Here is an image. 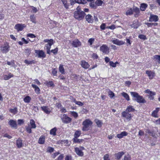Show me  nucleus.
<instances>
[{"label": "nucleus", "instance_id": "obj_1", "mask_svg": "<svg viewBox=\"0 0 160 160\" xmlns=\"http://www.w3.org/2000/svg\"><path fill=\"white\" fill-rule=\"evenodd\" d=\"M135 111V110L133 106L129 105L127 107L125 110L122 112V116L125 118L128 121H130L131 119L132 116L129 112H134Z\"/></svg>", "mask_w": 160, "mask_h": 160}, {"label": "nucleus", "instance_id": "obj_2", "mask_svg": "<svg viewBox=\"0 0 160 160\" xmlns=\"http://www.w3.org/2000/svg\"><path fill=\"white\" fill-rule=\"evenodd\" d=\"M131 95L135 98L133 99L139 103H144L146 102V101L142 96L139 95L138 93L136 92H131Z\"/></svg>", "mask_w": 160, "mask_h": 160}, {"label": "nucleus", "instance_id": "obj_3", "mask_svg": "<svg viewBox=\"0 0 160 160\" xmlns=\"http://www.w3.org/2000/svg\"><path fill=\"white\" fill-rule=\"evenodd\" d=\"M93 124L92 122L89 119H86L82 122L83 126L82 130L83 131H87L90 129Z\"/></svg>", "mask_w": 160, "mask_h": 160}, {"label": "nucleus", "instance_id": "obj_4", "mask_svg": "<svg viewBox=\"0 0 160 160\" xmlns=\"http://www.w3.org/2000/svg\"><path fill=\"white\" fill-rule=\"evenodd\" d=\"M44 42H48V43L45 45L44 49L47 50V53L48 54H50V49L51 46L54 43V40L52 39H45L43 40Z\"/></svg>", "mask_w": 160, "mask_h": 160}, {"label": "nucleus", "instance_id": "obj_5", "mask_svg": "<svg viewBox=\"0 0 160 160\" xmlns=\"http://www.w3.org/2000/svg\"><path fill=\"white\" fill-rule=\"evenodd\" d=\"M85 15L86 14L84 12H74L73 13L74 17L79 21L82 20L84 18Z\"/></svg>", "mask_w": 160, "mask_h": 160}, {"label": "nucleus", "instance_id": "obj_6", "mask_svg": "<svg viewBox=\"0 0 160 160\" xmlns=\"http://www.w3.org/2000/svg\"><path fill=\"white\" fill-rule=\"evenodd\" d=\"M85 149L84 147L80 146L79 147H76L74 148V152L79 157H82L84 155V153L82 151Z\"/></svg>", "mask_w": 160, "mask_h": 160}, {"label": "nucleus", "instance_id": "obj_7", "mask_svg": "<svg viewBox=\"0 0 160 160\" xmlns=\"http://www.w3.org/2000/svg\"><path fill=\"white\" fill-rule=\"evenodd\" d=\"M61 118L62 122L64 123H69L72 121V118L68 117L66 114H63L62 115Z\"/></svg>", "mask_w": 160, "mask_h": 160}, {"label": "nucleus", "instance_id": "obj_8", "mask_svg": "<svg viewBox=\"0 0 160 160\" xmlns=\"http://www.w3.org/2000/svg\"><path fill=\"white\" fill-rule=\"evenodd\" d=\"M109 48L106 44H102L100 47V51L104 54H108L110 52Z\"/></svg>", "mask_w": 160, "mask_h": 160}, {"label": "nucleus", "instance_id": "obj_9", "mask_svg": "<svg viewBox=\"0 0 160 160\" xmlns=\"http://www.w3.org/2000/svg\"><path fill=\"white\" fill-rule=\"evenodd\" d=\"M10 47L8 42H6L1 47V51L3 53H6L9 50Z\"/></svg>", "mask_w": 160, "mask_h": 160}, {"label": "nucleus", "instance_id": "obj_10", "mask_svg": "<svg viewBox=\"0 0 160 160\" xmlns=\"http://www.w3.org/2000/svg\"><path fill=\"white\" fill-rule=\"evenodd\" d=\"M26 27V25L25 24L18 23L15 25L14 28L18 31H22L24 28Z\"/></svg>", "mask_w": 160, "mask_h": 160}, {"label": "nucleus", "instance_id": "obj_11", "mask_svg": "<svg viewBox=\"0 0 160 160\" xmlns=\"http://www.w3.org/2000/svg\"><path fill=\"white\" fill-rule=\"evenodd\" d=\"M145 93L149 94V95L148 96V98L150 100H153L154 99V96L156 95V92L151 91L149 89H147L144 91Z\"/></svg>", "mask_w": 160, "mask_h": 160}, {"label": "nucleus", "instance_id": "obj_12", "mask_svg": "<svg viewBox=\"0 0 160 160\" xmlns=\"http://www.w3.org/2000/svg\"><path fill=\"white\" fill-rule=\"evenodd\" d=\"M35 52L38 55V58H44L46 57L45 52L42 50H35Z\"/></svg>", "mask_w": 160, "mask_h": 160}, {"label": "nucleus", "instance_id": "obj_13", "mask_svg": "<svg viewBox=\"0 0 160 160\" xmlns=\"http://www.w3.org/2000/svg\"><path fill=\"white\" fill-rule=\"evenodd\" d=\"M158 20L159 18L158 16L151 14L149 18V21L150 22H156L158 21Z\"/></svg>", "mask_w": 160, "mask_h": 160}, {"label": "nucleus", "instance_id": "obj_14", "mask_svg": "<svg viewBox=\"0 0 160 160\" xmlns=\"http://www.w3.org/2000/svg\"><path fill=\"white\" fill-rule=\"evenodd\" d=\"M146 73L148 75L149 78L150 79H152L155 76V73L154 71L151 70H146Z\"/></svg>", "mask_w": 160, "mask_h": 160}, {"label": "nucleus", "instance_id": "obj_15", "mask_svg": "<svg viewBox=\"0 0 160 160\" xmlns=\"http://www.w3.org/2000/svg\"><path fill=\"white\" fill-rule=\"evenodd\" d=\"M72 46L75 48H77L80 46L82 43L78 39H75L72 41Z\"/></svg>", "mask_w": 160, "mask_h": 160}, {"label": "nucleus", "instance_id": "obj_16", "mask_svg": "<svg viewBox=\"0 0 160 160\" xmlns=\"http://www.w3.org/2000/svg\"><path fill=\"white\" fill-rule=\"evenodd\" d=\"M22 142V140L20 138H19L16 141V145L18 148H21L23 146Z\"/></svg>", "mask_w": 160, "mask_h": 160}, {"label": "nucleus", "instance_id": "obj_17", "mask_svg": "<svg viewBox=\"0 0 160 160\" xmlns=\"http://www.w3.org/2000/svg\"><path fill=\"white\" fill-rule=\"evenodd\" d=\"M8 124L12 128H13L15 129L17 128V124L16 122L12 119H10L9 122Z\"/></svg>", "mask_w": 160, "mask_h": 160}, {"label": "nucleus", "instance_id": "obj_18", "mask_svg": "<svg viewBox=\"0 0 160 160\" xmlns=\"http://www.w3.org/2000/svg\"><path fill=\"white\" fill-rule=\"evenodd\" d=\"M85 19L86 21L89 23H92L93 22L94 19L92 16L90 14L86 16Z\"/></svg>", "mask_w": 160, "mask_h": 160}, {"label": "nucleus", "instance_id": "obj_19", "mask_svg": "<svg viewBox=\"0 0 160 160\" xmlns=\"http://www.w3.org/2000/svg\"><path fill=\"white\" fill-rule=\"evenodd\" d=\"M112 42L114 44L120 46L124 44L125 42L122 41H120L117 39H115L112 41Z\"/></svg>", "mask_w": 160, "mask_h": 160}, {"label": "nucleus", "instance_id": "obj_20", "mask_svg": "<svg viewBox=\"0 0 160 160\" xmlns=\"http://www.w3.org/2000/svg\"><path fill=\"white\" fill-rule=\"evenodd\" d=\"M140 10L138 8L135 7L133 8V13L134 16L135 18L138 17L140 15Z\"/></svg>", "mask_w": 160, "mask_h": 160}, {"label": "nucleus", "instance_id": "obj_21", "mask_svg": "<svg viewBox=\"0 0 160 160\" xmlns=\"http://www.w3.org/2000/svg\"><path fill=\"white\" fill-rule=\"evenodd\" d=\"M125 154V153L122 151L118 152L115 154V159L118 160L120 159L122 156Z\"/></svg>", "mask_w": 160, "mask_h": 160}, {"label": "nucleus", "instance_id": "obj_22", "mask_svg": "<svg viewBox=\"0 0 160 160\" xmlns=\"http://www.w3.org/2000/svg\"><path fill=\"white\" fill-rule=\"evenodd\" d=\"M81 65L83 68L86 69L88 68L90 66L88 63L84 60H82L81 61Z\"/></svg>", "mask_w": 160, "mask_h": 160}, {"label": "nucleus", "instance_id": "obj_23", "mask_svg": "<svg viewBox=\"0 0 160 160\" xmlns=\"http://www.w3.org/2000/svg\"><path fill=\"white\" fill-rule=\"evenodd\" d=\"M159 110L160 108H156L155 110H154L152 113V116L154 118H158V113Z\"/></svg>", "mask_w": 160, "mask_h": 160}, {"label": "nucleus", "instance_id": "obj_24", "mask_svg": "<svg viewBox=\"0 0 160 160\" xmlns=\"http://www.w3.org/2000/svg\"><path fill=\"white\" fill-rule=\"evenodd\" d=\"M41 108L42 110L46 114H49L51 112V111L48 106L41 107Z\"/></svg>", "mask_w": 160, "mask_h": 160}, {"label": "nucleus", "instance_id": "obj_25", "mask_svg": "<svg viewBox=\"0 0 160 160\" xmlns=\"http://www.w3.org/2000/svg\"><path fill=\"white\" fill-rule=\"evenodd\" d=\"M128 135V133L126 131H123L120 133L118 134L117 135V137L119 139H121L124 136H126Z\"/></svg>", "mask_w": 160, "mask_h": 160}, {"label": "nucleus", "instance_id": "obj_26", "mask_svg": "<svg viewBox=\"0 0 160 160\" xmlns=\"http://www.w3.org/2000/svg\"><path fill=\"white\" fill-rule=\"evenodd\" d=\"M32 87L34 89V91L36 93L38 94L40 93V90L39 88L36 85L32 84L31 85Z\"/></svg>", "mask_w": 160, "mask_h": 160}, {"label": "nucleus", "instance_id": "obj_27", "mask_svg": "<svg viewBox=\"0 0 160 160\" xmlns=\"http://www.w3.org/2000/svg\"><path fill=\"white\" fill-rule=\"evenodd\" d=\"M13 77L14 75L10 72H9L8 75H4L3 76V79L5 80H8Z\"/></svg>", "mask_w": 160, "mask_h": 160}, {"label": "nucleus", "instance_id": "obj_28", "mask_svg": "<svg viewBox=\"0 0 160 160\" xmlns=\"http://www.w3.org/2000/svg\"><path fill=\"white\" fill-rule=\"evenodd\" d=\"M45 136H41L39 139L38 143L41 144H44L45 142Z\"/></svg>", "mask_w": 160, "mask_h": 160}, {"label": "nucleus", "instance_id": "obj_29", "mask_svg": "<svg viewBox=\"0 0 160 160\" xmlns=\"http://www.w3.org/2000/svg\"><path fill=\"white\" fill-rule=\"evenodd\" d=\"M148 5L145 3H142L140 4V9L142 11H144L147 8Z\"/></svg>", "mask_w": 160, "mask_h": 160}, {"label": "nucleus", "instance_id": "obj_30", "mask_svg": "<svg viewBox=\"0 0 160 160\" xmlns=\"http://www.w3.org/2000/svg\"><path fill=\"white\" fill-rule=\"evenodd\" d=\"M79 75H77L75 74H72L71 75V79L74 81H78V79L79 78Z\"/></svg>", "mask_w": 160, "mask_h": 160}, {"label": "nucleus", "instance_id": "obj_31", "mask_svg": "<svg viewBox=\"0 0 160 160\" xmlns=\"http://www.w3.org/2000/svg\"><path fill=\"white\" fill-rule=\"evenodd\" d=\"M94 121L98 127L101 128L102 127L103 123L101 121L98 119H95Z\"/></svg>", "mask_w": 160, "mask_h": 160}, {"label": "nucleus", "instance_id": "obj_32", "mask_svg": "<svg viewBox=\"0 0 160 160\" xmlns=\"http://www.w3.org/2000/svg\"><path fill=\"white\" fill-rule=\"evenodd\" d=\"M9 112L13 114H17L18 112V108L16 107H15L13 108H10L9 110Z\"/></svg>", "mask_w": 160, "mask_h": 160}, {"label": "nucleus", "instance_id": "obj_33", "mask_svg": "<svg viewBox=\"0 0 160 160\" xmlns=\"http://www.w3.org/2000/svg\"><path fill=\"white\" fill-rule=\"evenodd\" d=\"M45 84L48 87H53L54 86V83L52 81H47L46 82Z\"/></svg>", "mask_w": 160, "mask_h": 160}, {"label": "nucleus", "instance_id": "obj_34", "mask_svg": "<svg viewBox=\"0 0 160 160\" xmlns=\"http://www.w3.org/2000/svg\"><path fill=\"white\" fill-rule=\"evenodd\" d=\"M133 8L132 9L131 8H130L129 9L127 10L126 12V15H131L133 14Z\"/></svg>", "mask_w": 160, "mask_h": 160}, {"label": "nucleus", "instance_id": "obj_35", "mask_svg": "<svg viewBox=\"0 0 160 160\" xmlns=\"http://www.w3.org/2000/svg\"><path fill=\"white\" fill-rule=\"evenodd\" d=\"M59 72L62 74H65V71L64 68L63 67V65L61 64L59 65Z\"/></svg>", "mask_w": 160, "mask_h": 160}, {"label": "nucleus", "instance_id": "obj_36", "mask_svg": "<svg viewBox=\"0 0 160 160\" xmlns=\"http://www.w3.org/2000/svg\"><path fill=\"white\" fill-rule=\"evenodd\" d=\"M81 132L80 130H76L74 134V138H78L81 135Z\"/></svg>", "mask_w": 160, "mask_h": 160}, {"label": "nucleus", "instance_id": "obj_37", "mask_svg": "<svg viewBox=\"0 0 160 160\" xmlns=\"http://www.w3.org/2000/svg\"><path fill=\"white\" fill-rule=\"evenodd\" d=\"M57 131V128L55 127L52 129L50 132V134L51 135H53L54 136H55L56 135V132Z\"/></svg>", "mask_w": 160, "mask_h": 160}, {"label": "nucleus", "instance_id": "obj_38", "mask_svg": "<svg viewBox=\"0 0 160 160\" xmlns=\"http://www.w3.org/2000/svg\"><path fill=\"white\" fill-rule=\"evenodd\" d=\"M121 94L126 99L127 101H129L130 100L129 96L127 93L123 92L121 93Z\"/></svg>", "mask_w": 160, "mask_h": 160}, {"label": "nucleus", "instance_id": "obj_39", "mask_svg": "<svg viewBox=\"0 0 160 160\" xmlns=\"http://www.w3.org/2000/svg\"><path fill=\"white\" fill-rule=\"evenodd\" d=\"M31 100V98L29 96H27L23 99V101L25 102L29 103Z\"/></svg>", "mask_w": 160, "mask_h": 160}, {"label": "nucleus", "instance_id": "obj_40", "mask_svg": "<svg viewBox=\"0 0 160 160\" xmlns=\"http://www.w3.org/2000/svg\"><path fill=\"white\" fill-rule=\"evenodd\" d=\"M75 2L79 4H85L87 3L86 0H75Z\"/></svg>", "mask_w": 160, "mask_h": 160}, {"label": "nucleus", "instance_id": "obj_41", "mask_svg": "<svg viewBox=\"0 0 160 160\" xmlns=\"http://www.w3.org/2000/svg\"><path fill=\"white\" fill-rule=\"evenodd\" d=\"M30 123L31 125V127L32 128H35L36 127V125L35 122L33 119H31L30 120Z\"/></svg>", "mask_w": 160, "mask_h": 160}, {"label": "nucleus", "instance_id": "obj_42", "mask_svg": "<svg viewBox=\"0 0 160 160\" xmlns=\"http://www.w3.org/2000/svg\"><path fill=\"white\" fill-rule=\"evenodd\" d=\"M30 21L33 23H36V17L34 14H32L30 15Z\"/></svg>", "mask_w": 160, "mask_h": 160}, {"label": "nucleus", "instance_id": "obj_43", "mask_svg": "<svg viewBox=\"0 0 160 160\" xmlns=\"http://www.w3.org/2000/svg\"><path fill=\"white\" fill-rule=\"evenodd\" d=\"M83 139H80L78 138H74L73 139V142L75 143H80V142H83Z\"/></svg>", "mask_w": 160, "mask_h": 160}, {"label": "nucleus", "instance_id": "obj_44", "mask_svg": "<svg viewBox=\"0 0 160 160\" xmlns=\"http://www.w3.org/2000/svg\"><path fill=\"white\" fill-rule=\"evenodd\" d=\"M146 24L147 25L148 27H152V26H157L158 25V24L157 23H147Z\"/></svg>", "mask_w": 160, "mask_h": 160}, {"label": "nucleus", "instance_id": "obj_45", "mask_svg": "<svg viewBox=\"0 0 160 160\" xmlns=\"http://www.w3.org/2000/svg\"><path fill=\"white\" fill-rule=\"evenodd\" d=\"M24 62L28 64H34L36 63V62L34 60H32V61L28 60H25L24 61Z\"/></svg>", "mask_w": 160, "mask_h": 160}, {"label": "nucleus", "instance_id": "obj_46", "mask_svg": "<svg viewBox=\"0 0 160 160\" xmlns=\"http://www.w3.org/2000/svg\"><path fill=\"white\" fill-rule=\"evenodd\" d=\"M89 6L91 8L93 9H96L97 8L95 2H91L89 3Z\"/></svg>", "mask_w": 160, "mask_h": 160}, {"label": "nucleus", "instance_id": "obj_47", "mask_svg": "<svg viewBox=\"0 0 160 160\" xmlns=\"http://www.w3.org/2000/svg\"><path fill=\"white\" fill-rule=\"evenodd\" d=\"M95 39L93 38H91L88 39V42L89 43V46L91 47Z\"/></svg>", "mask_w": 160, "mask_h": 160}, {"label": "nucleus", "instance_id": "obj_48", "mask_svg": "<svg viewBox=\"0 0 160 160\" xmlns=\"http://www.w3.org/2000/svg\"><path fill=\"white\" fill-rule=\"evenodd\" d=\"M119 64V63L116 62H115L114 63L112 61H110L109 62V65H110L112 67L115 68L116 67V64Z\"/></svg>", "mask_w": 160, "mask_h": 160}, {"label": "nucleus", "instance_id": "obj_49", "mask_svg": "<svg viewBox=\"0 0 160 160\" xmlns=\"http://www.w3.org/2000/svg\"><path fill=\"white\" fill-rule=\"evenodd\" d=\"M153 59L155 60H157L158 62L160 63V55H155L153 56Z\"/></svg>", "mask_w": 160, "mask_h": 160}, {"label": "nucleus", "instance_id": "obj_50", "mask_svg": "<svg viewBox=\"0 0 160 160\" xmlns=\"http://www.w3.org/2000/svg\"><path fill=\"white\" fill-rule=\"evenodd\" d=\"M96 6H101L102 5L103 2L101 0H97L95 2Z\"/></svg>", "mask_w": 160, "mask_h": 160}, {"label": "nucleus", "instance_id": "obj_51", "mask_svg": "<svg viewBox=\"0 0 160 160\" xmlns=\"http://www.w3.org/2000/svg\"><path fill=\"white\" fill-rule=\"evenodd\" d=\"M70 113L75 118H77L78 116V113L74 111L70 112Z\"/></svg>", "mask_w": 160, "mask_h": 160}, {"label": "nucleus", "instance_id": "obj_52", "mask_svg": "<svg viewBox=\"0 0 160 160\" xmlns=\"http://www.w3.org/2000/svg\"><path fill=\"white\" fill-rule=\"evenodd\" d=\"M29 7L32 8V10L31 12L36 13L38 11V10L36 8L31 6H30Z\"/></svg>", "mask_w": 160, "mask_h": 160}, {"label": "nucleus", "instance_id": "obj_53", "mask_svg": "<svg viewBox=\"0 0 160 160\" xmlns=\"http://www.w3.org/2000/svg\"><path fill=\"white\" fill-rule=\"evenodd\" d=\"M138 38L141 39L145 40L147 39L146 36L143 34H140L138 36Z\"/></svg>", "mask_w": 160, "mask_h": 160}, {"label": "nucleus", "instance_id": "obj_54", "mask_svg": "<svg viewBox=\"0 0 160 160\" xmlns=\"http://www.w3.org/2000/svg\"><path fill=\"white\" fill-rule=\"evenodd\" d=\"M57 70L56 68H53L52 69V73L53 76H57Z\"/></svg>", "mask_w": 160, "mask_h": 160}, {"label": "nucleus", "instance_id": "obj_55", "mask_svg": "<svg viewBox=\"0 0 160 160\" xmlns=\"http://www.w3.org/2000/svg\"><path fill=\"white\" fill-rule=\"evenodd\" d=\"M58 48H56L55 49H52L50 51V52H51L54 54H56L58 53Z\"/></svg>", "mask_w": 160, "mask_h": 160}, {"label": "nucleus", "instance_id": "obj_56", "mask_svg": "<svg viewBox=\"0 0 160 160\" xmlns=\"http://www.w3.org/2000/svg\"><path fill=\"white\" fill-rule=\"evenodd\" d=\"M104 160H110V158H109V155L108 154H105L103 157Z\"/></svg>", "mask_w": 160, "mask_h": 160}, {"label": "nucleus", "instance_id": "obj_57", "mask_svg": "<svg viewBox=\"0 0 160 160\" xmlns=\"http://www.w3.org/2000/svg\"><path fill=\"white\" fill-rule=\"evenodd\" d=\"M54 151V148H53L50 147H48L47 150V152L50 153L53 152Z\"/></svg>", "mask_w": 160, "mask_h": 160}, {"label": "nucleus", "instance_id": "obj_58", "mask_svg": "<svg viewBox=\"0 0 160 160\" xmlns=\"http://www.w3.org/2000/svg\"><path fill=\"white\" fill-rule=\"evenodd\" d=\"M74 102L75 103L80 106H82L83 105V103L80 101H76V99H74Z\"/></svg>", "mask_w": 160, "mask_h": 160}, {"label": "nucleus", "instance_id": "obj_59", "mask_svg": "<svg viewBox=\"0 0 160 160\" xmlns=\"http://www.w3.org/2000/svg\"><path fill=\"white\" fill-rule=\"evenodd\" d=\"M131 157L129 154L124 156V160H131Z\"/></svg>", "mask_w": 160, "mask_h": 160}, {"label": "nucleus", "instance_id": "obj_60", "mask_svg": "<svg viewBox=\"0 0 160 160\" xmlns=\"http://www.w3.org/2000/svg\"><path fill=\"white\" fill-rule=\"evenodd\" d=\"M108 93L110 97L111 98H113L115 96L114 93L111 91H109Z\"/></svg>", "mask_w": 160, "mask_h": 160}, {"label": "nucleus", "instance_id": "obj_61", "mask_svg": "<svg viewBox=\"0 0 160 160\" xmlns=\"http://www.w3.org/2000/svg\"><path fill=\"white\" fill-rule=\"evenodd\" d=\"M60 152L59 151H58L57 152H55L54 153H53L52 155V157L53 158H55L56 156H57L58 155L60 154Z\"/></svg>", "mask_w": 160, "mask_h": 160}, {"label": "nucleus", "instance_id": "obj_62", "mask_svg": "<svg viewBox=\"0 0 160 160\" xmlns=\"http://www.w3.org/2000/svg\"><path fill=\"white\" fill-rule=\"evenodd\" d=\"M31 128H32L31 127H27L26 128V130L27 132L29 133H32V130Z\"/></svg>", "mask_w": 160, "mask_h": 160}, {"label": "nucleus", "instance_id": "obj_63", "mask_svg": "<svg viewBox=\"0 0 160 160\" xmlns=\"http://www.w3.org/2000/svg\"><path fill=\"white\" fill-rule=\"evenodd\" d=\"M64 154H61L57 158V160H62L64 158Z\"/></svg>", "mask_w": 160, "mask_h": 160}, {"label": "nucleus", "instance_id": "obj_64", "mask_svg": "<svg viewBox=\"0 0 160 160\" xmlns=\"http://www.w3.org/2000/svg\"><path fill=\"white\" fill-rule=\"evenodd\" d=\"M72 157L71 155H66L65 160H72Z\"/></svg>", "mask_w": 160, "mask_h": 160}]
</instances>
